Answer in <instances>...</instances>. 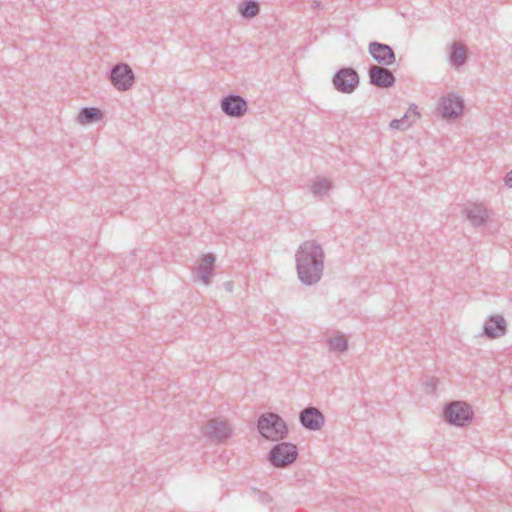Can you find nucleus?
I'll list each match as a JSON object with an SVG mask.
<instances>
[{
	"instance_id": "obj_1",
	"label": "nucleus",
	"mask_w": 512,
	"mask_h": 512,
	"mask_svg": "<svg viewBox=\"0 0 512 512\" xmlns=\"http://www.w3.org/2000/svg\"><path fill=\"white\" fill-rule=\"evenodd\" d=\"M296 270L305 285L318 283L324 270V251L315 240L304 241L296 252Z\"/></svg>"
},
{
	"instance_id": "obj_2",
	"label": "nucleus",
	"mask_w": 512,
	"mask_h": 512,
	"mask_svg": "<svg viewBox=\"0 0 512 512\" xmlns=\"http://www.w3.org/2000/svg\"><path fill=\"white\" fill-rule=\"evenodd\" d=\"M261 436L271 441L284 439L288 434L286 422L276 413L262 414L257 423Z\"/></svg>"
},
{
	"instance_id": "obj_3",
	"label": "nucleus",
	"mask_w": 512,
	"mask_h": 512,
	"mask_svg": "<svg viewBox=\"0 0 512 512\" xmlns=\"http://www.w3.org/2000/svg\"><path fill=\"white\" fill-rule=\"evenodd\" d=\"M443 416L449 424L463 427L472 421L473 411L466 402L453 401L444 406Z\"/></svg>"
},
{
	"instance_id": "obj_4",
	"label": "nucleus",
	"mask_w": 512,
	"mask_h": 512,
	"mask_svg": "<svg viewBox=\"0 0 512 512\" xmlns=\"http://www.w3.org/2000/svg\"><path fill=\"white\" fill-rule=\"evenodd\" d=\"M298 456V449L290 442H280L274 445L268 455L269 462L276 468H285L292 464Z\"/></svg>"
},
{
	"instance_id": "obj_5",
	"label": "nucleus",
	"mask_w": 512,
	"mask_h": 512,
	"mask_svg": "<svg viewBox=\"0 0 512 512\" xmlns=\"http://www.w3.org/2000/svg\"><path fill=\"white\" fill-rule=\"evenodd\" d=\"M109 80L113 87L121 92L128 91L135 83V74L127 63H117L109 72Z\"/></svg>"
},
{
	"instance_id": "obj_6",
	"label": "nucleus",
	"mask_w": 512,
	"mask_h": 512,
	"mask_svg": "<svg viewBox=\"0 0 512 512\" xmlns=\"http://www.w3.org/2000/svg\"><path fill=\"white\" fill-rule=\"evenodd\" d=\"M360 82L357 71L351 67H342L334 74L332 83L334 88L343 94H351Z\"/></svg>"
},
{
	"instance_id": "obj_7",
	"label": "nucleus",
	"mask_w": 512,
	"mask_h": 512,
	"mask_svg": "<svg viewBox=\"0 0 512 512\" xmlns=\"http://www.w3.org/2000/svg\"><path fill=\"white\" fill-rule=\"evenodd\" d=\"M464 101L456 94L450 93L439 100L438 112L445 119H455L462 114Z\"/></svg>"
},
{
	"instance_id": "obj_8",
	"label": "nucleus",
	"mask_w": 512,
	"mask_h": 512,
	"mask_svg": "<svg viewBox=\"0 0 512 512\" xmlns=\"http://www.w3.org/2000/svg\"><path fill=\"white\" fill-rule=\"evenodd\" d=\"M220 106L225 115L234 118L244 116L248 109L247 101L242 96L236 94L223 97Z\"/></svg>"
},
{
	"instance_id": "obj_9",
	"label": "nucleus",
	"mask_w": 512,
	"mask_h": 512,
	"mask_svg": "<svg viewBox=\"0 0 512 512\" xmlns=\"http://www.w3.org/2000/svg\"><path fill=\"white\" fill-rule=\"evenodd\" d=\"M368 76L370 84L378 88H390L396 82L394 74L387 66L370 65Z\"/></svg>"
},
{
	"instance_id": "obj_10",
	"label": "nucleus",
	"mask_w": 512,
	"mask_h": 512,
	"mask_svg": "<svg viewBox=\"0 0 512 512\" xmlns=\"http://www.w3.org/2000/svg\"><path fill=\"white\" fill-rule=\"evenodd\" d=\"M369 54L381 66H391L396 61L394 50L387 44L372 41L368 45Z\"/></svg>"
},
{
	"instance_id": "obj_11",
	"label": "nucleus",
	"mask_w": 512,
	"mask_h": 512,
	"mask_svg": "<svg viewBox=\"0 0 512 512\" xmlns=\"http://www.w3.org/2000/svg\"><path fill=\"white\" fill-rule=\"evenodd\" d=\"M463 213L474 228L486 225L490 219V211L481 203L468 204Z\"/></svg>"
},
{
	"instance_id": "obj_12",
	"label": "nucleus",
	"mask_w": 512,
	"mask_h": 512,
	"mask_svg": "<svg viewBox=\"0 0 512 512\" xmlns=\"http://www.w3.org/2000/svg\"><path fill=\"white\" fill-rule=\"evenodd\" d=\"M299 420L301 425L311 431L320 430L325 423L322 412L316 407H307L300 412Z\"/></svg>"
},
{
	"instance_id": "obj_13",
	"label": "nucleus",
	"mask_w": 512,
	"mask_h": 512,
	"mask_svg": "<svg viewBox=\"0 0 512 512\" xmlns=\"http://www.w3.org/2000/svg\"><path fill=\"white\" fill-rule=\"evenodd\" d=\"M232 434V429L227 421L222 419H211L205 426V435L210 439L223 441Z\"/></svg>"
},
{
	"instance_id": "obj_14",
	"label": "nucleus",
	"mask_w": 512,
	"mask_h": 512,
	"mask_svg": "<svg viewBox=\"0 0 512 512\" xmlns=\"http://www.w3.org/2000/svg\"><path fill=\"white\" fill-rule=\"evenodd\" d=\"M507 332V323L503 316L492 315L483 325V334L489 339L502 337Z\"/></svg>"
},
{
	"instance_id": "obj_15",
	"label": "nucleus",
	"mask_w": 512,
	"mask_h": 512,
	"mask_svg": "<svg viewBox=\"0 0 512 512\" xmlns=\"http://www.w3.org/2000/svg\"><path fill=\"white\" fill-rule=\"evenodd\" d=\"M215 256L211 253L203 256L201 263L195 268L197 277L205 284L211 282V274L214 269Z\"/></svg>"
},
{
	"instance_id": "obj_16",
	"label": "nucleus",
	"mask_w": 512,
	"mask_h": 512,
	"mask_svg": "<svg viewBox=\"0 0 512 512\" xmlns=\"http://www.w3.org/2000/svg\"><path fill=\"white\" fill-rule=\"evenodd\" d=\"M467 61V53L466 48L463 44L460 42H454L451 45L450 52H449V62L450 64L455 67L459 68L463 66Z\"/></svg>"
},
{
	"instance_id": "obj_17",
	"label": "nucleus",
	"mask_w": 512,
	"mask_h": 512,
	"mask_svg": "<svg viewBox=\"0 0 512 512\" xmlns=\"http://www.w3.org/2000/svg\"><path fill=\"white\" fill-rule=\"evenodd\" d=\"M103 113L96 107H84L80 110L76 120L81 125L91 124L102 120Z\"/></svg>"
},
{
	"instance_id": "obj_18",
	"label": "nucleus",
	"mask_w": 512,
	"mask_h": 512,
	"mask_svg": "<svg viewBox=\"0 0 512 512\" xmlns=\"http://www.w3.org/2000/svg\"><path fill=\"white\" fill-rule=\"evenodd\" d=\"M332 188V183L327 178H317L311 185V192L315 196L323 197L328 194Z\"/></svg>"
},
{
	"instance_id": "obj_19",
	"label": "nucleus",
	"mask_w": 512,
	"mask_h": 512,
	"mask_svg": "<svg viewBox=\"0 0 512 512\" xmlns=\"http://www.w3.org/2000/svg\"><path fill=\"white\" fill-rule=\"evenodd\" d=\"M259 4L254 0H246L240 8V13L244 18H253L259 14Z\"/></svg>"
},
{
	"instance_id": "obj_20",
	"label": "nucleus",
	"mask_w": 512,
	"mask_h": 512,
	"mask_svg": "<svg viewBox=\"0 0 512 512\" xmlns=\"http://www.w3.org/2000/svg\"><path fill=\"white\" fill-rule=\"evenodd\" d=\"M329 346L331 350L343 352L347 350L348 344L343 335H338L329 339Z\"/></svg>"
},
{
	"instance_id": "obj_21",
	"label": "nucleus",
	"mask_w": 512,
	"mask_h": 512,
	"mask_svg": "<svg viewBox=\"0 0 512 512\" xmlns=\"http://www.w3.org/2000/svg\"><path fill=\"white\" fill-rule=\"evenodd\" d=\"M405 122L408 124L409 127L412 126L419 118L420 113L417 109V106L415 104H411L406 113L403 116Z\"/></svg>"
},
{
	"instance_id": "obj_22",
	"label": "nucleus",
	"mask_w": 512,
	"mask_h": 512,
	"mask_svg": "<svg viewBox=\"0 0 512 512\" xmlns=\"http://www.w3.org/2000/svg\"><path fill=\"white\" fill-rule=\"evenodd\" d=\"M406 120H404V118H400V119H393L389 126L391 129H397V130H406L409 128L408 124L405 122Z\"/></svg>"
},
{
	"instance_id": "obj_23",
	"label": "nucleus",
	"mask_w": 512,
	"mask_h": 512,
	"mask_svg": "<svg viewBox=\"0 0 512 512\" xmlns=\"http://www.w3.org/2000/svg\"><path fill=\"white\" fill-rule=\"evenodd\" d=\"M426 390L428 393H434L436 391V383L434 379H431L426 386Z\"/></svg>"
},
{
	"instance_id": "obj_24",
	"label": "nucleus",
	"mask_w": 512,
	"mask_h": 512,
	"mask_svg": "<svg viewBox=\"0 0 512 512\" xmlns=\"http://www.w3.org/2000/svg\"><path fill=\"white\" fill-rule=\"evenodd\" d=\"M505 183L507 186L512 188V171H510L505 177Z\"/></svg>"
},
{
	"instance_id": "obj_25",
	"label": "nucleus",
	"mask_w": 512,
	"mask_h": 512,
	"mask_svg": "<svg viewBox=\"0 0 512 512\" xmlns=\"http://www.w3.org/2000/svg\"><path fill=\"white\" fill-rule=\"evenodd\" d=\"M321 6H322V5H321V2H320V1H318V0H315V1L313 2V5H312L313 9H320V8H321Z\"/></svg>"
}]
</instances>
